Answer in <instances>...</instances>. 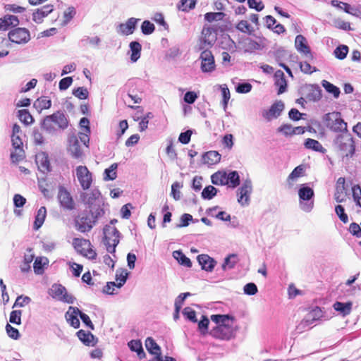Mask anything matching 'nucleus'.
<instances>
[{
	"label": "nucleus",
	"instance_id": "obj_1",
	"mask_svg": "<svg viewBox=\"0 0 361 361\" xmlns=\"http://www.w3.org/2000/svg\"><path fill=\"white\" fill-rule=\"evenodd\" d=\"M90 212L91 214L82 213L75 219V226L78 231L81 233L90 231L94 226L97 219L104 214V209L99 205L95 208V210L91 209Z\"/></svg>",
	"mask_w": 361,
	"mask_h": 361
},
{
	"label": "nucleus",
	"instance_id": "obj_2",
	"mask_svg": "<svg viewBox=\"0 0 361 361\" xmlns=\"http://www.w3.org/2000/svg\"><path fill=\"white\" fill-rule=\"evenodd\" d=\"M335 142L342 156L351 157L355 153V142L350 133H345L338 135Z\"/></svg>",
	"mask_w": 361,
	"mask_h": 361
},
{
	"label": "nucleus",
	"instance_id": "obj_3",
	"mask_svg": "<svg viewBox=\"0 0 361 361\" xmlns=\"http://www.w3.org/2000/svg\"><path fill=\"white\" fill-rule=\"evenodd\" d=\"M55 126L62 129L68 127V119L62 111H58L51 115L47 116L43 120L42 127L47 130L54 129Z\"/></svg>",
	"mask_w": 361,
	"mask_h": 361
},
{
	"label": "nucleus",
	"instance_id": "obj_4",
	"mask_svg": "<svg viewBox=\"0 0 361 361\" xmlns=\"http://www.w3.org/2000/svg\"><path fill=\"white\" fill-rule=\"evenodd\" d=\"M57 201L60 208L66 212H71L76 209V202L69 190L63 185L58 188Z\"/></svg>",
	"mask_w": 361,
	"mask_h": 361
},
{
	"label": "nucleus",
	"instance_id": "obj_5",
	"mask_svg": "<svg viewBox=\"0 0 361 361\" xmlns=\"http://www.w3.org/2000/svg\"><path fill=\"white\" fill-rule=\"evenodd\" d=\"M324 122L327 128L335 132H347V123L338 112H331L324 116Z\"/></svg>",
	"mask_w": 361,
	"mask_h": 361
},
{
	"label": "nucleus",
	"instance_id": "obj_6",
	"mask_svg": "<svg viewBox=\"0 0 361 361\" xmlns=\"http://www.w3.org/2000/svg\"><path fill=\"white\" fill-rule=\"evenodd\" d=\"M73 245L75 250L82 256L90 259H95L97 257V252L92 248L90 241L87 239L75 238L73 240Z\"/></svg>",
	"mask_w": 361,
	"mask_h": 361
},
{
	"label": "nucleus",
	"instance_id": "obj_7",
	"mask_svg": "<svg viewBox=\"0 0 361 361\" xmlns=\"http://www.w3.org/2000/svg\"><path fill=\"white\" fill-rule=\"evenodd\" d=\"M104 244L108 252L114 253L116 247L119 243V231L112 226H106L104 228Z\"/></svg>",
	"mask_w": 361,
	"mask_h": 361
},
{
	"label": "nucleus",
	"instance_id": "obj_8",
	"mask_svg": "<svg viewBox=\"0 0 361 361\" xmlns=\"http://www.w3.org/2000/svg\"><path fill=\"white\" fill-rule=\"evenodd\" d=\"M314 195V190L307 186L305 184L301 185L298 190V196L300 198V207L305 212H310L313 207L314 202H309Z\"/></svg>",
	"mask_w": 361,
	"mask_h": 361
},
{
	"label": "nucleus",
	"instance_id": "obj_9",
	"mask_svg": "<svg viewBox=\"0 0 361 361\" xmlns=\"http://www.w3.org/2000/svg\"><path fill=\"white\" fill-rule=\"evenodd\" d=\"M252 192V183L250 178L243 180L236 192L238 202L243 207L248 206Z\"/></svg>",
	"mask_w": 361,
	"mask_h": 361
},
{
	"label": "nucleus",
	"instance_id": "obj_10",
	"mask_svg": "<svg viewBox=\"0 0 361 361\" xmlns=\"http://www.w3.org/2000/svg\"><path fill=\"white\" fill-rule=\"evenodd\" d=\"M10 42L16 44H25L31 39L30 31L25 27H16L8 33Z\"/></svg>",
	"mask_w": 361,
	"mask_h": 361
},
{
	"label": "nucleus",
	"instance_id": "obj_11",
	"mask_svg": "<svg viewBox=\"0 0 361 361\" xmlns=\"http://www.w3.org/2000/svg\"><path fill=\"white\" fill-rule=\"evenodd\" d=\"M75 175L81 188L84 190H88L92 183V173L86 166H78L75 169Z\"/></svg>",
	"mask_w": 361,
	"mask_h": 361
},
{
	"label": "nucleus",
	"instance_id": "obj_12",
	"mask_svg": "<svg viewBox=\"0 0 361 361\" xmlns=\"http://www.w3.org/2000/svg\"><path fill=\"white\" fill-rule=\"evenodd\" d=\"M211 319L216 324L212 330V334L218 338L224 339L226 337V314H214Z\"/></svg>",
	"mask_w": 361,
	"mask_h": 361
},
{
	"label": "nucleus",
	"instance_id": "obj_13",
	"mask_svg": "<svg viewBox=\"0 0 361 361\" xmlns=\"http://www.w3.org/2000/svg\"><path fill=\"white\" fill-rule=\"evenodd\" d=\"M216 29H214L211 27L204 26L202 30V35L200 37V49H207L210 47L216 40Z\"/></svg>",
	"mask_w": 361,
	"mask_h": 361
},
{
	"label": "nucleus",
	"instance_id": "obj_14",
	"mask_svg": "<svg viewBox=\"0 0 361 361\" xmlns=\"http://www.w3.org/2000/svg\"><path fill=\"white\" fill-rule=\"evenodd\" d=\"M49 295L68 304L73 303L75 299L73 295L68 294L66 288L61 284H54L49 290Z\"/></svg>",
	"mask_w": 361,
	"mask_h": 361
},
{
	"label": "nucleus",
	"instance_id": "obj_15",
	"mask_svg": "<svg viewBox=\"0 0 361 361\" xmlns=\"http://www.w3.org/2000/svg\"><path fill=\"white\" fill-rule=\"evenodd\" d=\"M322 316V312L320 308L316 307L309 312L307 316L300 322L298 325L297 329L300 331H305L306 329L312 328V325L315 321L319 319Z\"/></svg>",
	"mask_w": 361,
	"mask_h": 361
},
{
	"label": "nucleus",
	"instance_id": "obj_16",
	"mask_svg": "<svg viewBox=\"0 0 361 361\" xmlns=\"http://www.w3.org/2000/svg\"><path fill=\"white\" fill-rule=\"evenodd\" d=\"M284 103L279 100L275 102L269 109H263L261 112L262 116L267 121H271L277 118L284 109Z\"/></svg>",
	"mask_w": 361,
	"mask_h": 361
},
{
	"label": "nucleus",
	"instance_id": "obj_17",
	"mask_svg": "<svg viewBox=\"0 0 361 361\" xmlns=\"http://www.w3.org/2000/svg\"><path fill=\"white\" fill-rule=\"evenodd\" d=\"M11 142L15 151L11 152V159L13 162L17 163L21 161L25 157V153L23 149V144L19 135H12Z\"/></svg>",
	"mask_w": 361,
	"mask_h": 361
},
{
	"label": "nucleus",
	"instance_id": "obj_18",
	"mask_svg": "<svg viewBox=\"0 0 361 361\" xmlns=\"http://www.w3.org/2000/svg\"><path fill=\"white\" fill-rule=\"evenodd\" d=\"M306 166L304 164H300L296 166L292 172L288 175L286 180V183L288 189H292L295 187L296 183L299 179L305 176Z\"/></svg>",
	"mask_w": 361,
	"mask_h": 361
},
{
	"label": "nucleus",
	"instance_id": "obj_19",
	"mask_svg": "<svg viewBox=\"0 0 361 361\" xmlns=\"http://www.w3.org/2000/svg\"><path fill=\"white\" fill-rule=\"evenodd\" d=\"M54 11V6L51 4H47L40 8H37L32 13V20L37 24H40L44 21L46 18Z\"/></svg>",
	"mask_w": 361,
	"mask_h": 361
},
{
	"label": "nucleus",
	"instance_id": "obj_20",
	"mask_svg": "<svg viewBox=\"0 0 361 361\" xmlns=\"http://www.w3.org/2000/svg\"><path fill=\"white\" fill-rule=\"evenodd\" d=\"M68 152L75 159H79L82 156V150L80 142L75 135L68 137Z\"/></svg>",
	"mask_w": 361,
	"mask_h": 361
},
{
	"label": "nucleus",
	"instance_id": "obj_21",
	"mask_svg": "<svg viewBox=\"0 0 361 361\" xmlns=\"http://www.w3.org/2000/svg\"><path fill=\"white\" fill-rule=\"evenodd\" d=\"M201 69L203 72H210L214 68V59L210 51L204 50L200 55Z\"/></svg>",
	"mask_w": 361,
	"mask_h": 361
},
{
	"label": "nucleus",
	"instance_id": "obj_22",
	"mask_svg": "<svg viewBox=\"0 0 361 361\" xmlns=\"http://www.w3.org/2000/svg\"><path fill=\"white\" fill-rule=\"evenodd\" d=\"M295 49L300 53L303 54L306 57L312 59L313 58L310 47L307 45L306 38L302 35H298L295 40Z\"/></svg>",
	"mask_w": 361,
	"mask_h": 361
},
{
	"label": "nucleus",
	"instance_id": "obj_23",
	"mask_svg": "<svg viewBox=\"0 0 361 361\" xmlns=\"http://www.w3.org/2000/svg\"><path fill=\"white\" fill-rule=\"evenodd\" d=\"M20 23L17 16L13 15H6L3 18H0V30L6 31L9 27H17Z\"/></svg>",
	"mask_w": 361,
	"mask_h": 361
},
{
	"label": "nucleus",
	"instance_id": "obj_24",
	"mask_svg": "<svg viewBox=\"0 0 361 361\" xmlns=\"http://www.w3.org/2000/svg\"><path fill=\"white\" fill-rule=\"evenodd\" d=\"M80 311L78 307L71 306L65 314L68 323L75 329H78L80 326V321L78 318V316H80Z\"/></svg>",
	"mask_w": 361,
	"mask_h": 361
},
{
	"label": "nucleus",
	"instance_id": "obj_25",
	"mask_svg": "<svg viewBox=\"0 0 361 361\" xmlns=\"http://www.w3.org/2000/svg\"><path fill=\"white\" fill-rule=\"evenodd\" d=\"M240 326L235 317L227 314V340L235 337Z\"/></svg>",
	"mask_w": 361,
	"mask_h": 361
},
{
	"label": "nucleus",
	"instance_id": "obj_26",
	"mask_svg": "<svg viewBox=\"0 0 361 361\" xmlns=\"http://www.w3.org/2000/svg\"><path fill=\"white\" fill-rule=\"evenodd\" d=\"M35 161L40 171L46 173L50 171L49 157L45 153L41 152L37 154L35 157Z\"/></svg>",
	"mask_w": 361,
	"mask_h": 361
},
{
	"label": "nucleus",
	"instance_id": "obj_27",
	"mask_svg": "<svg viewBox=\"0 0 361 361\" xmlns=\"http://www.w3.org/2000/svg\"><path fill=\"white\" fill-rule=\"evenodd\" d=\"M197 259L202 269L207 271H212L215 265V262L208 255H200L197 256Z\"/></svg>",
	"mask_w": 361,
	"mask_h": 361
},
{
	"label": "nucleus",
	"instance_id": "obj_28",
	"mask_svg": "<svg viewBox=\"0 0 361 361\" xmlns=\"http://www.w3.org/2000/svg\"><path fill=\"white\" fill-rule=\"evenodd\" d=\"M78 338L86 345L94 346L97 343L94 335L90 332H86L81 329L77 332Z\"/></svg>",
	"mask_w": 361,
	"mask_h": 361
},
{
	"label": "nucleus",
	"instance_id": "obj_29",
	"mask_svg": "<svg viewBox=\"0 0 361 361\" xmlns=\"http://www.w3.org/2000/svg\"><path fill=\"white\" fill-rule=\"evenodd\" d=\"M145 347L149 353L155 355L156 359L161 358V348L152 338L148 337L146 339Z\"/></svg>",
	"mask_w": 361,
	"mask_h": 361
},
{
	"label": "nucleus",
	"instance_id": "obj_30",
	"mask_svg": "<svg viewBox=\"0 0 361 361\" xmlns=\"http://www.w3.org/2000/svg\"><path fill=\"white\" fill-rule=\"evenodd\" d=\"M137 19L135 18H129L126 23L119 25L120 31L122 34L129 35L133 33L135 28Z\"/></svg>",
	"mask_w": 361,
	"mask_h": 361
},
{
	"label": "nucleus",
	"instance_id": "obj_31",
	"mask_svg": "<svg viewBox=\"0 0 361 361\" xmlns=\"http://www.w3.org/2000/svg\"><path fill=\"white\" fill-rule=\"evenodd\" d=\"M275 78V84L276 86H279V91L278 94H282L284 92H286V87H287V82L285 79L284 73L282 71H276L274 74Z\"/></svg>",
	"mask_w": 361,
	"mask_h": 361
},
{
	"label": "nucleus",
	"instance_id": "obj_32",
	"mask_svg": "<svg viewBox=\"0 0 361 361\" xmlns=\"http://www.w3.org/2000/svg\"><path fill=\"white\" fill-rule=\"evenodd\" d=\"M242 46L245 52L252 53L256 50L262 49V45L250 38L245 39L242 42Z\"/></svg>",
	"mask_w": 361,
	"mask_h": 361
},
{
	"label": "nucleus",
	"instance_id": "obj_33",
	"mask_svg": "<svg viewBox=\"0 0 361 361\" xmlns=\"http://www.w3.org/2000/svg\"><path fill=\"white\" fill-rule=\"evenodd\" d=\"M101 193L98 190H93L90 192L86 193L84 196L83 200L89 205V207L92 208V206L96 204V202L99 200Z\"/></svg>",
	"mask_w": 361,
	"mask_h": 361
},
{
	"label": "nucleus",
	"instance_id": "obj_34",
	"mask_svg": "<svg viewBox=\"0 0 361 361\" xmlns=\"http://www.w3.org/2000/svg\"><path fill=\"white\" fill-rule=\"evenodd\" d=\"M47 216V209L45 207H41L35 216V219L33 224V228L38 230L44 224Z\"/></svg>",
	"mask_w": 361,
	"mask_h": 361
},
{
	"label": "nucleus",
	"instance_id": "obj_35",
	"mask_svg": "<svg viewBox=\"0 0 361 361\" xmlns=\"http://www.w3.org/2000/svg\"><path fill=\"white\" fill-rule=\"evenodd\" d=\"M33 106L40 112L42 110L49 109L51 106V101L47 97L42 96L35 101Z\"/></svg>",
	"mask_w": 361,
	"mask_h": 361
},
{
	"label": "nucleus",
	"instance_id": "obj_36",
	"mask_svg": "<svg viewBox=\"0 0 361 361\" xmlns=\"http://www.w3.org/2000/svg\"><path fill=\"white\" fill-rule=\"evenodd\" d=\"M221 160V155L216 151H209L203 156V161L208 165H214Z\"/></svg>",
	"mask_w": 361,
	"mask_h": 361
},
{
	"label": "nucleus",
	"instance_id": "obj_37",
	"mask_svg": "<svg viewBox=\"0 0 361 361\" xmlns=\"http://www.w3.org/2000/svg\"><path fill=\"white\" fill-rule=\"evenodd\" d=\"M304 145L305 148L309 149H312L315 152L324 153L326 152V149L323 147L322 144L314 139L307 138L305 140Z\"/></svg>",
	"mask_w": 361,
	"mask_h": 361
},
{
	"label": "nucleus",
	"instance_id": "obj_38",
	"mask_svg": "<svg viewBox=\"0 0 361 361\" xmlns=\"http://www.w3.org/2000/svg\"><path fill=\"white\" fill-rule=\"evenodd\" d=\"M240 176L236 171L227 173V187L235 188L240 185Z\"/></svg>",
	"mask_w": 361,
	"mask_h": 361
},
{
	"label": "nucleus",
	"instance_id": "obj_39",
	"mask_svg": "<svg viewBox=\"0 0 361 361\" xmlns=\"http://www.w3.org/2000/svg\"><path fill=\"white\" fill-rule=\"evenodd\" d=\"M173 257L177 259L178 263L184 267L190 268L192 262L190 259L180 250H176L173 252Z\"/></svg>",
	"mask_w": 361,
	"mask_h": 361
},
{
	"label": "nucleus",
	"instance_id": "obj_40",
	"mask_svg": "<svg viewBox=\"0 0 361 361\" xmlns=\"http://www.w3.org/2000/svg\"><path fill=\"white\" fill-rule=\"evenodd\" d=\"M334 308L337 312H339L341 314H342L343 316L348 315L352 310V303L351 302H336L334 304Z\"/></svg>",
	"mask_w": 361,
	"mask_h": 361
},
{
	"label": "nucleus",
	"instance_id": "obj_41",
	"mask_svg": "<svg viewBox=\"0 0 361 361\" xmlns=\"http://www.w3.org/2000/svg\"><path fill=\"white\" fill-rule=\"evenodd\" d=\"M128 346L132 351L137 353L140 358H143L145 356L140 341L132 340L128 343Z\"/></svg>",
	"mask_w": 361,
	"mask_h": 361
},
{
	"label": "nucleus",
	"instance_id": "obj_42",
	"mask_svg": "<svg viewBox=\"0 0 361 361\" xmlns=\"http://www.w3.org/2000/svg\"><path fill=\"white\" fill-rule=\"evenodd\" d=\"M19 120L25 125H30L34 122V118L28 110L21 109L18 111Z\"/></svg>",
	"mask_w": 361,
	"mask_h": 361
},
{
	"label": "nucleus",
	"instance_id": "obj_43",
	"mask_svg": "<svg viewBox=\"0 0 361 361\" xmlns=\"http://www.w3.org/2000/svg\"><path fill=\"white\" fill-rule=\"evenodd\" d=\"M130 48L132 51L130 59L133 62H135L140 57L141 44L137 42H132L130 43Z\"/></svg>",
	"mask_w": 361,
	"mask_h": 361
},
{
	"label": "nucleus",
	"instance_id": "obj_44",
	"mask_svg": "<svg viewBox=\"0 0 361 361\" xmlns=\"http://www.w3.org/2000/svg\"><path fill=\"white\" fill-rule=\"evenodd\" d=\"M322 85L326 91L329 94H332L335 98L339 97L341 91L338 87L325 80H322Z\"/></svg>",
	"mask_w": 361,
	"mask_h": 361
},
{
	"label": "nucleus",
	"instance_id": "obj_45",
	"mask_svg": "<svg viewBox=\"0 0 361 361\" xmlns=\"http://www.w3.org/2000/svg\"><path fill=\"white\" fill-rule=\"evenodd\" d=\"M322 98V90L319 87H311L308 94H307V99L312 102H317Z\"/></svg>",
	"mask_w": 361,
	"mask_h": 361
},
{
	"label": "nucleus",
	"instance_id": "obj_46",
	"mask_svg": "<svg viewBox=\"0 0 361 361\" xmlns=\"http://www.w3.org/2000/svg\"><path fill=\"white\" fill-rule=\"evenodd\" d=\"M212 182L214 185H226V171L214 173L212 176Z\"/></svg>",
	"mask_w": 361,
	"mask_h": 361
},
{
	"label": "nucleus",
	"instance_id": "obj_47",
	"mask_svg": "<svg viewBox=\"0 0 361 361\" xmlns=\"http://www.w3.org/2000/svg\"><path fill=\"white\" fill-rule=\"evenodd\" d=\"M195 4L196 0H180L177 5V8L182 11H189L195 8Z\"/></svg>",
	"mask_w": 361,
	"mask_h": 361
},
{
	"label": "nucleus",
	"instance_id": "obj_48",
	"mask_svg": "<svg viewBox=\"0 0 361 361\" xmlns=\"http://www.w3.org/2000/svg\"><path fill=\"white\" fill-rule=\"evenodd\" d=\"M118 167V164L116 163L112 164L108 169H106L104 171V180H115L117 177L116 175V169Z\"/></svg>",
	"mask_w": 361,
	"mask_h": 361
},
{
	"label": "nucleus",
	"instance_id": "obj_49",
	"mask_svg": "<svg viewBox=\"0 0 361 361\" xmlns=\"http://www.w3.org/2000/svg\"><path fill=\"white\" fill-rule=\"evenodd\" d=\"M348 52V47L346 45H340L334 50L335 56L340 59H344Z\"/></svg>",
	"mask_w": 361,
	"mask_h": 361
},
{
	"label": "nucleus",
	"instance_id": "obj_50",
	"mask_svg": "<svg viewBox=\"0 0 361 361\" xmlns=\"http://www.w3.org/2000/svg\"><path fill=\"white\" fill-rule=\"evenodd\" d=\"M225 14L222 12L217 13H207L204 15V18L208 22L219 21L224 19Z\"/></svg>",
	"mask_w": 361,
	"mask_h": 361
},
{
	"label": "nucleus",
	"instance_id": "obj_51",
	"mask_svg": "<svg viewBox=\"0 0 361 361\" xmlns=\"http://www.w3.org/2000/svg\"><path fill=\"white\" fill-rule=\"evenodd\" d=\"M216 189L214 186L209 185L203 189L202 197L204 199L210 200L216 195Z\"/></svg>",
	"mask_w": 361,
	"mask_h": 361
},
{
	"label": "nucleus",
	"instance_id": "obj_52",
	"mask_svg": "<svg viewBox=\"0 0 361 361\" xmlns=\"http://www.w3.org/2000/svg\"><path fill=\"white\" fill-rule=\"evenodd\" d=\"M189 295H190V293H183L180 294L179 296L176 298L175 301V309L177 314H178L179 311L182 307L184 300Z\"/></svg>",
	"mask_w": 361,
	"mask_h": 361
},
{
	"label": "nucleus",
	"instance_id": "obj_53",
	"mask_svg": "<svg viewBox=\"0 0 361 361\" xmlns=\"http://www.w3.org/2000/svg\"><path fill=\"white\" fill-rule=\"evenodd\" d=\"M73 94L80 99H86L89 96V92L87 88L80 87L73 90Z\"/></svg>",
	"mask_w": 361,
	"mask_h": 361
},
{
	"label": "nucleus",
	"instance_id": "obj_54",
	"mask_svg": "<svg viewBox=\"0 0 361 361\" xmlns=\"http://www.w3.org/2000/svg\"><path fill=\"white\" fill-rule=\"evenodd\" d=\"M335 212L342 222H343L344 224L348 222V216L345 214L344 207L342 205L338 204L336 206Z\"/></svg>",
	"mask_w": 361,
	"mask_h": 361
},
{
	"label": "nucleus",
	"instance_id": "obj_55",
	"mask_svg": "<svg viewBox=\"0 0 361 361\" xmlns=\"http://www.w3.org/2000/svg\"><path fill=\"white\" fill-rule=\"evenodd\" d=\"M128 273L126 271H121L119 273L116 272V281L117 283V288H120L123 286L127 279Z\"/></svg>",
	"mask_w": 361,
	"mask_h": 361
},
{
	"label": "nucleus",
	"instance_id": "obj_56",
	"mask_svg": "<svg viewBox=\"0 0 361 361\" xmlns=\"http://www.w3.org/2000/svg\"><path fill=\"white\" fill-rule=\"evenodd\" d=\"M155 27L153 23L149 20H145L142 25L141 30L144 35H150L154 31Z\"/></svg>",
	"mask_w": 361,
	"mask_h": 361
},
{
	"label": "nucleus",
	"instance_id": "obj_57",
	"mask_svg": "<svg viewBox=\"0 0 361 361\" xmlns=\"http://www.w3.org/2000/svg\"><path fill=\"white\" fill-rule=\"evenodd\" d=\"M352 192L354 201L361 207V188L358 185H354Z\"/></svg>",
	"mask_w": 361,
	"mask_h": 361
},
{
	"label": "nucleus",
	"instance_id": "obj_58",
	"mask_svg": "<svg viewBox=\"0 0 361 361\" xmlns=\"http://www.w3.org/2000/svg\"><path fill=\"white\" fill-rule=\"evenodd\" d=\"M349 232L354 236L361 238V226L357 223L353 222L350 224Z\"/></svg>",
	"mask_w": 361,
	"mask_h": 361
},
{
	"label": "nucleus",
	"instance_id": "obj_59",
	"mask_svg": "<svg viewBox=\"0 0 361 361\" xmlns=\"http://www.w3.org/2000/svg\"><path fill=\"white\" fill-rule=\"evenodd\" d=\"M236 27L238 30L245 33L250 34L253 31L252 27L249 25L247 20L240 21L236 25Z\"/></svg>",
	"mask_w": 361,
	"mask_h": 361
},
{
	"label": "nucleus",
	"instance_id": "obj_60",
	"mask_svg": "<svg viewBox=\"0 0 361 361\" xmlns=\"http://www.w3.org/2000/svg\"><path fill=\"white\" fill-rule=\"evenodd\" d=\"M21 310H13L10 314L9 322L13 324H20L21 323Z\"/></svg>",
	"mask_w": 361,
	"mask_h": 361
},
{
	"label": "nucleus",
	"instance_id": "obj_61",
	"mask_svg": "<svg viewBox=\"0 0 361 361\" xmlns=\"http://www.w3.org/2000/svg\"><path fill=\"white\" fill-rule=\"evenodd\" d=\"M243 290L245 294L248 295H253L257 293L258 289L254 283H248L244 286Z\"/></svg>",
	"mask_w": 361,
	"mask_h": 361
},
{
	"label": "nucleus",
	"instance_id": "obj_62",
	"mask_svg": "<svg viewBox=\"0 0 361 361\" xmlns=\"http://www.w3.org/2000/svg\"><path fill=\"white\" fill-rule=\"evenodd\" d=\"M235 90H236V92L238 93H242V94L248 93L252 90V85H251V84H250L248 82L239 83L235 87Z\"/></svg>",
	"mask_w": 361,
	"mask_h": 361
},
{
	"label": "nucleus",
	"instance_id": "obj_63",
	"mask_svg": "<svg viewBox=\"0 0 361 361\" xmlns=\"http://www.w3.org/2000/svg\"><path fill=\"white\" fill-rule=\"evenodd\" d=\"M43 265L44 263H42V258L37 257L33 264V269L35 273L37 274H42L44 271Z\"/></svg>",
	"mask_w": 361,
	"mask_h": 361
},
{
	"label": "nucleus",
	"instance_id": "obj_64",
	"mask_svg": "<svg viewBox=\"0 0 361 361\" xmlns=\"http://www.w3.org/2000/svg\"><path fill=\"white\" fill-rule=\"evenodd\" d=\"M6 330L9 337L13 339H18L20 336L19 331L17 329L13 327L11 324H7L6 326Z\"/></svg>",
	"mask_w": 361,
	"mask_h": 361
}]
</instances>
